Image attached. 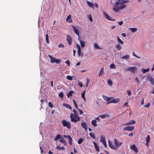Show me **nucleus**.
Listing matches in <instances>:
<instances>
[{"instance_id": "nucleus-1", "label": "nucleus", "mask_w": 154, "mask_h": 154, "mask_svg": "<svg viewBox=\"0 0 154 154\" xmlns=\"http://www.w3.org/2000/svg\"><path fill=\"white\" fill-rule=\"evenodd\" d=\"M128 1L126 0H117L113 8V10L116 12H118L120 10L125 8L126 5L124 4L128 2Z\"/></svg>"}, {"instance_id": "nucleus-2", "label": "nucleus", "mask_w": 154, "mask_h": 154, "mask_svg": "<svg viewBox=\"0 0 154 154\" xmlns=\"http://www.w3.org/2000/svg\"><path fill=\"white\" fill-rule=\"evenodd\" d=\"M74 114L71 113L70 115V118L71 121L74 123L80 120V118L77 116V113H76V111L75 109L73 110Z\"/></svg>"}, {"instance_id": "nucleus-3", "label": "nucleus", "mask_w": 154, "mask_h": 154, "mask_svg": "<svg viewBox=\"0 0 154 154\" xmlns=\"http://www.w3.org/2000/svg\"><path fill=\"white\" fill-rule=\"evenodd\" d=\"M61 122L63 127H66L69 129L71 128V123L69 122L66 121L65 119L62 120Z\"/></svg>"}, {"instance_id": "nucleus-4", "label": "nucleus", "mask_w": 154, "mask_h": 154, "mask_svg": "<svg viewBox=\"0 0 154 154\" xmlns=\"http://www.w3.org/2000/svg\"><path fill=\"white\" fill-rule=\"evenodd\" d=\"M137 68L135 67H128V69H127L126 70V71H130L132 73H134L137 71Z\"/></svg>"}, {"instance_id": "nucleus-5", "label": "nucleus", "mask_w": 154, "mask_h": 154, "mask_svg": "<svg viewBox=\"0 0 154 154\" xmlns=\"http://www.w3.org/2000/svg\"><path fill=\"white\" fill-rule=\"evenodd\" d=\"M114 143L115 145V146L116 147V150L119 147L122 143V142L118 141L116 139L114 140Z\"/></svg>"}, {"instance_id": "nucleus-6", "label": "nucleus", "mask_w": 154, "mask_h": 154, "mask_svg": "<svg viewBox=\"0 0 154 154\" xmlns=\"http://www.w3.org/2000/svg\"><path fill=\"white\" fill-rule=\"evenodd\" d=\"M134 129V127L132 126H128L124 127L123 128V131H131Z\"/></svg>"}, {"instance_id": "nucleus-7", "label": "nucleus", "mask_w": 154, "mask_h": 154, "mask_svg": "<svg viewBox=\"0 0 154 154\" xmlns=\"http://www.w3.org/2000/svg\"><path fill=\"white\" fill-rule=\"evenodd\" d=\"M108 142L109 146L111 149H113L116 150V147L115 146V145H114L112 142L108 141Z\"/></svg>"}, {"instance_id": "nucleus-8", "label": "nucleus", "mask_w": 154, "mask_h": 154, "mask_svg": "<svg viewBox=\"0 0 154 154\" xmlns=\"http://www.w3.org/2000/svg\"><path fill=\"white\" fill-rule=\"evenodd\" d=\"M66 40L69 45H71L72 44V38L70 36L68 35H66Z\"/></svg>"}, {"instance_id": "nucleus-9", "label": "nucleus", "mask_w": 154, "mask_h": 154, "mask_svg": "<svg viewBox=\"0 0 154 154\" xmlns=\"http://www.w3.org/2000/svg\"><path fill=\"white\" fill-rule=\"evenodd\" d=\"M60 60H59L57 59L56 58L53 57L51 60V63H59L60 62Z\"/></svg>"}, {"instance_id": "nucleus-10", "label": "nucleus", "mask_w": 154, "mask_h": 154, "mask_svg": "<svg viewBox=\"0 0 154 154\" xmlns=\"http://www.w3.org/2000/svg\"><path fill=\"white\" fill-rule=\"evenodd\" d=\"M119 100L120 99L119 98H117L116 99H114L108 102L107 103V104H110L112 103H116L119 102Z\"/></svg>"}, {"instance_id": "nucleus-11", "label": "nucleus", "mask_w": 154, "mask_h": 154, "mask_svg": "<svg viewBox=\"0 0 154 154\" xmlns=\"http://www.w3.org/2000/svg\"><path fill=\"white\" fill-rule=\"evenodd\" d=\"M63 137H64L67 138L68 139V142L70 144V145H72V139L71 137L70 136V135H63Z\"/></svg>"}, {"instance_id": "nucleus-12", "label": "nucleus", "mask_w": 154, "mask_h": 154, "mask_svg": "<svg viewBox=\"0 0 154 154\" xmlns=\"http://www.w3.org/2000/svg\"><path fill=\"white\" fill-rule=\"evenodd\" d=\"M130 148L131 149L134 150L136 153L137 152V148L134 144H133L131 146H130Z\"/></svg>"}, {"instance_id": "nucleus-13", "label": "nucleus", "mask_w": 154, "mask_h": 154, "mask_svg": "<svg viewBox=\"0 0 154 154\" xmlns=\"http://www.w3.org/2000/svg\"><path fill=\"white\" fill-rule=\"evenodd\" d=\"M103 13L104 17L107 19L108 20H111V21H114L115 20L112 19L111 18V17L108 15L106 13L104 12H103Z\"/></svg>"}, {"instance_id": "nucleus-14", "label": "nucleus", "mask_w": 154, "mask_h": 154, "mask_svg": "<svg viewBox=\"0 0 154 154\" xmlns=\"http://www.w3.org/2000/svg\"><path fill=\"white\" fill-rule=\"evenodd\" d=\"M150 139V136L149 135H148L147 136L146 138V145L147 147H148L149 146V142Z\"/></svg>"}, {"instance_id": "nucleus-15", "label": "nucleus", "mask_w": 154, "mask_h": 154, "mask_svg": "<svg viewBox=\"0 0 154 154\" xmlns=\"http://www.w3.org/2000/svg\"><path fill=\"white\" fill-rule=\"evenodd\" d=\"M72 27L73 28V30L75 33L79 37V30L74 26H72Z\"/></svg>"}, {"instance_id": "nucleus-16", "label": "nucleus", "mask_w": 154, "mask_h": 154, "mask_svg": "<svg viewBox=\"0 0 154 154\" xmlns=\"http://www.w3.org/2000/svg\"><path fill=\"white\" fill-rule=\"evenodd\" d=\"M81 125L82 127L85 129V131H87V125L85 122H82L81 123Z\"/></svg>"}, {"instance_id": "nucleus-17", "label": "nucleus", "mask_w": 154, "mask_h": 154, "mask_svg": "<svg viewBox=\"0 0 154 154\" xmlns=\"http://www.w3.org/2000/svg\"><path fill=\"white\" fill-rule=\"evenodd\" d=\"M136 122L134 120H132L130 121L129 122H128L127 123H125L123 125H133Z\"/></svg>"}, {"instance_id": "nucleus-18", "label": "nucleus", "mask_w": 154, "mask_h": 154, "mask_svg": "<svg viewBox=\"0 0 154 154\" xmlns=\"http://www.w3.org/2000/svg\"><path fill=\"white\" fill-rule=\"evenodd\" d=\"M66 21L67 22L71 23L72 22V19L70 15H69L66 19Z\"/></svg>"}, {"instance_id": "nucleus-19", "label": "nucleus", "mask_w": 154, "mask_h": 154, "mask_svg": "<svg viewBox=\"0 0 154 154\" xmlns=\"http://www.w3.org/2000/svg\"><path fill=\"white\" fill-rule=\"evenodd\" d=\"M63 106L68 109L70 110L72 109V108L71 106L68 104L64 103L63 104Z\"/></svg>"}, {"instance_id": "nucleus-20", "label": "nucleus", "mask_w": 154, "mask_h": 154, "mask_svg": "<svg viewBox=\"0 0 154 154\" xmlns=\"http://www.w3.org/2000/svg\"><path fill=\"white\" fill-rule=\"evenodd\" d=\"M87 2L89 7L91 8H93V9H94V5L93 3L90 2L88 1H87Z\"/></svg>"}, {"instance_id": "nucleus-21", "label": "nucleus", "mask_w": 154, "mask_h": 154, "mask_svg": "<svg viewBox=\"0 0 154 154\" xmlns=\"http://www.w3.org/2000/svg\"><path fill=\"white\" fill-rule=\"evenodd\" d=\"M93 143L94 145V147L96 149V150L98 152L99 151V148L98 145H97L96 143L95 142H94Z\"/></svg>"}, {"instance_id": "nucleus-22", "label": "nucleus", "mask_w": 154, "mask_h": 154, "mask_svg": "<svg viewBox=\"0 0 154 154\" xmlns=\"http://www.w3.org/2000/svg\"><path fill=\"white\" fill-rule=\"evenodd\" d=\"M91 124L94 127H96L97 126V121L95 119L93 120L91 122Z\"/></svg>"}, {"instance_id": "nucleus-23", "label": "nucleus", "mask_w": 154, "mask_h": 154, "mask_svg": "<svg viewBox=\"0 0 154 154\" xmlns=\"http://www.w3.org/2000/svg\"><path fill=\"white\" fill-rule=\"evenodd\" d=\"M74 92L73 91H70L67 94V96L68 98H69V97H72V94Z\"/></svg>"}, {"instance_id": "nucleus-24", "label": "nucleus", "mask_w": 154, "mask_h": 154, "mask_svg": "<svg viewBox=\"0 0 154 154\" xmlns=\"http://www.w3.org/2000/svg\"><path fill=\"white\" fill-rule=\"evenodd\" d=\"M149 81L151 82V84L154 85V79L152 77H149Z\"/></svg>"}, {"instance_id": "nucleus-25", "label": "nucleus", "mask_w": 154, "mask_h": 154, "mask_svg": "<svg viewBox=\"0 0 154 154\" xmlns=\"http://www.w3.org/2000/svg\"><path fill=\"white\" fill-rule=\"evenodd\" d=\"M99 116L102 119L108 117L109 116V115L108 114H104L103 115H100Z\"/></svg>"}, {"instance_id": "nucleus-26", "label": "nucleus", "mask_w": 154, "mask_h": 154, "mask_svg": "<svg viewBox=\"0 0 154 154\" xmlns=\"http://www.w3.org/2000/svg\"><path fill=\"white\" fill-rule=\"evenodd\" d=\"M61 137V135L60 134H58L56 136L55 138H54V140L55 141H56L58 139H60Z\"/></svg>"}, {"instance_id": "nucleus-27", "label": "nucleus", "mask_w": 154, "mask_h": 154, "mask_svg": "<svg viewBox=\"0 0 154 154\" xmlns=\"http://www.w3.org/2000/svg\"><path fill=\"white\" fill-rule=\"evenodd\" d=\"M115 47L118 50H120L122 48V47L119 44H118L116 45H115Z\"/></svg>"}, {"instance_id": "nucleus-28", "label": "nucleus", "mask_w": 154, "mask_h": 154, "mask_svg": "<svg viewBox=\"0 0 154 154\" xmlns=\"http://www.w3.org/2000/svg\"><path fill=\"white\" fill-rule=\"evenodd\" d=\"M104 71H103V67L101 69L98 74L99 76H102L103 74Z\"/></svg>"}, {"instance_id": "nucleus-29", "label": "nucleus", "mask_w": 154, "mask_h": 154, "mask_svg": "<svg viewBox=\"0 0 154 154\" xmlns=\"http://www.w3.org/2000/svg\"><path fill=\"white\" fill-rule=\"evenodd\" d=\"M130 57L129 55H126L125 56L122 57L121 58L122 59H128L130 58Z\"/></svg>"}, {"instance_id": "nucleus-30", "label": "nucleus", "mask_w": 154, "mask_h": 154, "mask_svg": "<svg viewBox=\"0 0 154 154\" xmlns=\"http://www.w3.org/2000/svg\"><path fill=\"white\" fill-rule=\"evenodd\" d=\"M106 141L105 138V137L102 136L100 137V142H101L103 143V142Z\"/></svg>"}, {"instance_id": "nucleus-31", "label": "nucleus", "mask_w": 154, "mask_h": 154, "mask_svg": "<svg viewBox=\"0 0 154 154\" xmlns=\"http://www.w3.org/2000/svg\"><path fill=\"white\" fill-rule=\"evenodd\" d=\"M149 70V68H147L146 69H142V72L143 73H144L146 72H148Z\"/></svg>"}, {"instance_id": "nucleus-32", "label": "nucleus", "mask_w": 154, "mask_h": 154, "mask_svg": "<svg viewBox=\"0 0 154 154\" xmlns=\"http://www.w3.org/2000/svg\"><path fill=\"white\" fill-rule=\"evenodd\" d=\"M117 40H118V42L119 43H120V44H121L122 45L123 44H124L123 42L122 41L121 39H120L119 38V37H117Z\"/></svg>"}, {"instance_id": "nucleus-33", "label": "nucleus", "mask_w": 154, "mask_h": 154, "mask_svg": "<svg viewBox=\"0 0 154 154\" xmlns=\"http://www.w3.org/2000/svg\"><path fill=\"white\" fill-rule=\"evenodd\" d=\"M132 32H134L137 31V29L135 28H131L129 29Z\"/></svg>"}, {"instance_id": "nucleus-34", "label": "nucleus", "mask_w": 154, "mask_h": 154, "mask_svg": "<svg viewBox=\"0 0 154 154\" xmlns=\"http://www.w3.org/2000/svg\"><path fill=\"white\" fill-rule=\"evenodd\" d=\"M85 90H84V91H83V92L82 94V95H81L82 97L83 98V99L85 101L86 100V99L85 98Z\"/></svg>"}, {"instance_id": "nucleus-35", "label": "nucleus", "mask_w": 154, "mask_h": 154, "mask_svg": "<svg viewBox=\"0 0 154 154\" xmlns=\"http://www.w3.org/2000/svg\"><path fill=\"white\" fill-rule=\"evenodd\" d=\"M94 47L96 49H100L97 43H95L94 45Z\"/></svg>"}, {"instance_id": "nucleus-36", "label": "nucleus", "mask_w": 154, "mask_h": 154, "mask_svg": "<svg viewBox=\"0 0 154 154\" xmlns=\"http://www.w3.org/2000/svg\"><path fill=\"white\" fill-rule=\"evenodd\" d=\"M80 43L82 47H84L85 46V42L81 40H80Z\"/></svg>"}, {"instance_id": "nucleus-37", "label": "nucleus", "mask_w": 154, "mask_h": 154, "mask_svg": "<svg viewBox=\"0 0 154 154\" xmlns=\"http://www.w3.org/2000/svg\"><path fill=\"white\" fill-rule=\"evenodd\" d=\"M61 139L60 140V142L61 143H63L64 144H66V142L65 140L63 139V138L62 137V138H61Z\"/></svg>"}, {"instance_id": "nucleus-38", "label": "nucleus", "mask_w": 154, "mask_h": 154, "mask_svg": "<svg viewBox=\"0 0 154 154\" xmlns=\"http://www.w3.org/2000/svg\"><path fill=\"white\" fill-rule=\"evenodd\" d=\"M45 37H46V42L48 44H49V39H48V34H46L45 35Z\"/></svg>"}, {"instance_id": "nucleus-39", "label": "nucleus", "mask_w": 154, "mask_h": 154, "mask_svg": "<svg viewBox=\"0 0 154 154\" xmlns=\"http://www.w3.org/2000/svg\"><path fill=\"white\" fill-rule=\"evenodd\" d=\"M78 54L79 56H81V57H82L83 54V53L81 54V49H78Z\"/></svg>"}, {"instance_id": "nucleus-40", "label": "nucleus", "mask_w": 154, "mask_h": 154, "mask_svg": "<svg viewBox=\"0 0 154 154\" xmlns=\"http://www.w3.org/2000/svg\"><path fill=\"white\" fill-rule=\"evenodd\" d=\"M83 140L82 138L79 139L78 141V143L79 144H81L83 141Z\"/></svg>"}, {"instance_id": "nucleus-41", "label": "nucleus", "mask_w": 154, "mask_h": 154, "mask_svg": "<svg viewBox=\"0 0 154 154\" xmlns=\"http://www.w3.org/2000/svg\"><path fill=\"white\" fill-rule=\"evenodd\" d=\"M59 96L60 97L63 98L64 96V94L62 92H60L59 94Z\"/></svg>"}, {"instance_id": "nucleus-42", "label": "nucleus", "mask_w": 154, "mask_h": 154, "mask_svg": "<svg viewBox=\"0 0 154 154\" xmlns=\"http://www.w3.org/2000/svg\"><path fill=\"white\" fill-rule=\"evenodd\" d=\"M73 101L74 105L75 106L76 109H78V108L77 105L76 104V102L75 100H73Z\"/></svg>"}, {"instance_id": "nucleus-43", "label": "nucleus", "mask_w": 154, "mask_h": 154, "mask_svg": "<svg viewBox=\"0 0 154 154\" xmlns=\"http://www.w3.org/2000/svg\"><path fill=\"white\" fill-rule=\"evenodd\" d=\"M107 83L108 85H109L110 86H111L112 84V82L111 79H109L107 81Z\"/></svg>"}, {"instance_id": "nucleus-44", "label": "nucleus", "mask_w": 154, "mask_h": 154, "mask_svg": "<svg viewBox=\"0 0 154 154\" xmlns=\"http://www.w3.org/2000/svg\"><path fill=\"white\" fill-rule=\"evenodd\" d=\"M104 99L105 100L107 101H109L111 99V98H109V97H108L105 96L104 97Z\"/></svg>"}, {"instance_id": "nucleus-45", "label": "nucleus", "mask_w": 154, "mask_h": 154, "mask_svg": "<svg viewBox=\"0 0 154 154\" xmlns=\"http://www.w3.org/2000/svg\"><path fill=\"white\" fill-rule=\"evenodd\" d=\"M89 135L90 136L93 138L94 139L95 138V136L94 134L90 133H89Z\"/></svg>"}, {"instance_id": "nucleus-46", "label": "nucleus", "mask_w": 154, "mask_h": 154, "mask_svg": "<svg viewBox=\"0 0 154 154\" xmlns=\"http://www.w3.org/2000/svg\"><path fill=\"white\" fill-rule=\"evenodd\" d=\"M88 18L91 22H92L93 20L91 14H90L88 16Z\"/></svg>"}, {"instance_id": "nucleus-47", "label": "nucleus", "mask_w": 154, "mask_h": 154, "mask_svg": "<svg viewBox=\"0 0 154 154\" xmlns=\"http://www.w3.org/2000/svg\"><path fill=\"white\" fill-rule=\"evenodd\" d=\"M66 78L67 79L69 80H72V77L70 75H67L66 76Z\"/></svg>"}, {"instance_id": "nucleus-48", "label": "nucleus", "mask_w": 154, "mask_h": 154, "mask_svg": "<svg viewBox=\"0 0 154 154\" xmlns=\"http://www.w3.org/2000/svg\"><path fill=\"white\" fill-rule=\"evenodd\" d=\"M110 67L112 69H114L116 68V67L115 66V65L112 63L110 64Z\"/></svg>"}, {"instance_id": "nucleus-49", "label": "nucleus", "mask_w": 154, "mask_h": 154, "mask_svg": "<svg viewBox=\"0 0 154 154\" xmlns=\"http://www.w3.org/2000/svg\"><path fill=\"white\" fill-rule=\"evenodd\" d=\"M89 82V80L88 79V78H86V87L88 86Z\"/></svg>"}, {"instance_id": "nucleus-50", "label": "nucleus", "mask_w": 154, "mask_h": 154, "mask_svg": "<svg viewBox=\"0 0 154 154\" xmlns=\"http://www.w3.org/2000/svg\"><path fill=\"white\" fill-rule=\"evenodd\" d=\"M48 106L51 108H52L53 107V106L51 102H49L48 103Z\"/></svg>"}, {"instance_id": "nucleus-51", "label": "nucleus", "mask_w": 154, "mask_h": 154, "mask_svg": "<svg viewBox=\"0 0 154 154\" xmlns=\"http://www.w3.org/2000/svg\"><path fill=\"white\" fill-rule=\"evenodd\" d=\"M150 105V103H147L145 105H144V107L147 108Z\"/></svg>"}, {"instance_id": "nucleus-52", "label": "nucleus", "mask_w": 154, "mask_h": 154, "mask_svg": "<svg viewBox=\"0 0 154 154\" xmlns=\"http://www.w3.org/2000/svg\"><path fill=\"white\" fill-rule=\"evenodd\" d=\"M65 63L67 64L68 66H70V62L69 60H66L65 62Z\"/></svg>"}, {"instance_id": "nucleus-53", "label": "nucleus", "mask_w": 154, "mask_h": 154, "mask_svg": "<svg viewBox=\"0 0 154 154\" xmlns=\"http://www.w3.org/2000/svg\"><path fill=\"white\" fill-rule=\"evenodd\" d=\"M128 102H126L125 103L124 106H123V107H128Z\"/></svg>"}, {"instance_id": "nucleus-54", "label": "nucleus", "mask_w": 154, "mask_h": 154, "mask_svg": "<svg viewBox=\"0 0 154 154\" xmlns=\"http://www.w3.org/2000/svg\"><path fill=\"white\" fill-rule=\"evenodd\" d=\"M77 109H78V110L79 112V113H80V115H81V114H82L83 113V112L80 109L78 108Z\"/></svg>"}, {"instance_id": "nucleus-55", "label": "nucleus", "mask_w": 154, "mask_h": 154, "mask_svg": "<svg viewBox=\"0 0 154 154\" xmlns=\"http://www.w3.org/2000/svg\"><path fill=\"white\" fill-rule=\"evenodd\" d=\"M103 145H104L105 148H106L107 147V145L106 144V141L105 142H103V143H102Z\"/></svg>"}, {"instance_id": "nucleus-56", "label": "nucleus", "mask_w": 154, "mask_h": 154, "mask_svg": "<svg viewBox=\"0 0 154 154\" xmlns=\"http://www.w3.org/2000/svg\"><path fill=\"white\" fill-rule=\"evenodd\" d=\"M133 55L134 56H135V57H136L137 58H140V57H139L137 56L134 53V52H133Z\"/></svg>"}, {"instance_id": "nucleus-57", "label": "nucleus", "mask_w": 154, "mask_h": 154, "mask_svg": "<svg viewBox=\"0 0 154 154\" xmlns=\"http://www.w3.org/2000/svg\"><path fill=\"white\" fill-rule=\"evenodd\" d=\"M127 93L129 96L131 94V92L130 90H128L127 91Z\"/></svg>"}, {"instance_id": "nucleus-58", "label": "nucleus", "mask_w": 154, "mask_h": 154, "mask_svg": "<svg viewBox=\"0 0 154 154\" xmlns=\"http://www.w3.org/2000/svg\"><path fill=\"white\" fill-rule=\"evenodd\" d=\"M118 23L119 25H121L123 24V22L122 21H121L120 22H118Z\"/></svg>"}, {"instance_id": "nucleus-59", "label": "nucleus", "mask_w": 154, "mask_h": 154, "mask_svg": "<svg viewBox=\"0 0 154 154\" xmlns=\"http://www.w3.org/2000/svg\"><path fill=\"white\" fill-rule=\"evenodd\" d=\"M76 46L78 48V49H81L80 47L79 44H76Z\"/></svg>"}, {"instance_id": "nucleus-60", "label": "nucleus", "mask_w": 154, "mask_h": 154, "mask_svg": "<svg viewBox=\"0 0 154 154\" xmlns=\"http://www.w3.org/2000/svg\"><path fill=\"white\" fill-rule=\"evenodd\" d=\"M78 85L79 86H80L81 87H82V83H78Z\"/></svg>"}, {"instance_id": "nucleus-61", "label": "nucleus", "mask_w": 154, "mask_h": 154, "mask_svg": "<svg viewBox=\"0 0 154 154\" xmlns=\"http://www.w3.org/2000/svg\"><path fill=\"white\" fill-rule=\"evenodd\" d=\"M135 80L137 82L139 83V79H138V78L137 77H136L135 78Z\"/></svg>"}, {"instance_id": "nucleus-62", "label": "nucleus", "mask_w": 154, "mask_h": 154, "mask_svg": "<svg viewBox=\"0 0 154 154\" xmlns=\"http://www.w3.org/2000/svg\"><path fill=\"white\" fill-rule=\"evenodd\" d=\"M64 46L63 44H60L59 45V47H64Z\"/></svg>"}, {"instance_id": "nucleus-63", "label": "nucleus", "mask_w": 154, "mask_h": 154, "mask_svg": "<svg viewBox=\"0 0 154 154\" xmlns=\"http://www.w3.org/2000/svg\"><path fill=\"white\" fill-rule=\"evenodd\" d=\"M75 53H76V51L75 50H73V55L74 56H75Z\"/></svg>"}, {"instance_id": "nucleus-64", "label": "nucleus", "mask_w": 154, "mask_h": 154, "mask_svg": "<svg viewBox=\"0 0 154 154\" xmlns=\"http://www.w3.org/2000/svg\"><path fill=\"white\" fill-rule=\"evenodd\" d=\"M94 6L95 7L97 8L98 7V5L97 3H94Z\"/></svg>"}]
</instances>
